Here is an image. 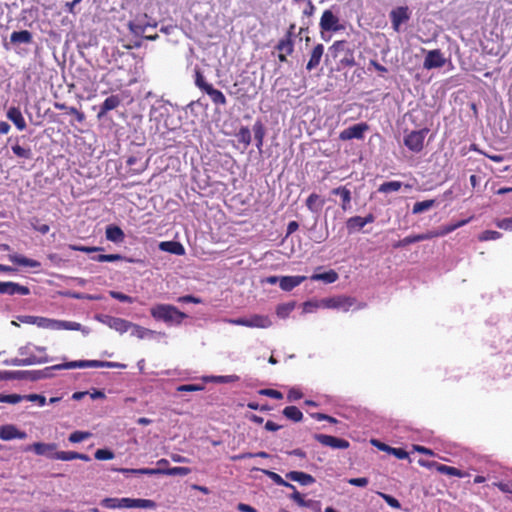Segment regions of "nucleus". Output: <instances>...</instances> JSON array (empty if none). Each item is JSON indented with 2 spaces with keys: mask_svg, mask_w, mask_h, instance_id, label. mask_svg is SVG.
Segmentation results:
<instances>
[{
  "mask_svg": "<svg viewBox=\"0 0 512 512\" xmlns=\"http://www.w3.org/2000/svg\"><path fill=\"white\" fill-rule=\"evenodd\" d=\"M151 316L168 325H180L187 315L170 304H156L150 309Z\"/></svg>",
  "mask_w": 512,
  "mask_h": 512,
  "instance_id": "obj_1",
  "label": "nucleus"
},
{
  "mask_svg": "<svg viewBox=\"0 0 512 512\" xmlns=\"http://www.w3.org/2000/svg\"><path fill=\"white\" fill-rule=\"evenodd\" d=\"M10 40L13 43H30L32 35L27 30L15 31L11 34Z\"/></svg>",
  "mask_w": 512,
  "mask_h": 512,
  "instance_id": "obj_36",
  "label": "nucleus"
},
{
  "mask_svg": "<svg viewBox=\"0 0 512 512\" xmlns=\"http://www.w3.org/2000/svg\"><path fill=\"white\" fill-rule=\"evenodd\" d=\"M319 27L322 34L324 32H337L344 29L338 14L332 9H326L323 11L319 22Z\"/></svg>",
  "mask_w": 512,
  "mask_h": 512,
  "instance_id": "obj_4",
  "label": "nucleus"
},
{
  "mask_svg": "<svg viewBox=\"0 0 512 512\" xmlns=\"http://www.w3.org/2000/svg\"><path fill=\"white\" fill-rule=\"evenodd\" d=\"M283 415L294 422H299L303 418L302 412L295 406L284 408Z\"/></svg>",
  "mask_w": 512,
  "mask_h": 512,
  "instance_id": "obj_37",
  "label": "nucleus"
},
{
  "mask_svg": "<svg viewBox=\"0 0 512 512\" xmlns=\"http://www.w3.org/2000/svg\"><path fill=\"white\" fill-rule=\"evenodd\" d=\"M467 222H468L467 220L460 221V222H458V223H456L454 225H450V226L445 227L444 229H442L439 232H432V234H438V236H444V235L454 231L455 229L463 226Z\"/></svg>",
  "mask_w": 512,
  "mask_h": 512,
  "instance_id": "obj_56",
  "label": "nucleus"
},
{
  "mask_svg": "<svg viewBox=\"0 0 512 512\" xmlns=\"http://www.w3.org/2000/svg\"><path fill=\"white\" fill-rule=\"evenodd\" d=\"M319 308H323L322 299L315 301H307L303 304L304 313H313Z\"/></svg>",
  "mask_w": 512,
  "mask_h": 512,
  "instance_id": "obj_48",
  "label": "nucleus"
},
{
  "mask_svg": "<svg viewBox=\"0 0 512 512\" xmlns=\"http://www.w3.org/2000/svg\"><path fill=\"white\" fill-rule=\"evenodd\" d=\"M24 400H28L30 402H36L41 407L46 404V398L39 394L26 395V396H24Z\"/></svg>",
  "mask_w": 512,
  "mask_h": 512,
  "instance_id": "obj_58",
  "label": "nucleus"
},
{
  "mask_svg": "<svg viewBox=\"0 0 512 512\" xmlns=\"http://www.w3.org/2000/svg\"><path fill=\"white\" fill-rule=\"evenodd\" d=\"M339 278L338 274L334 270H329L324 273H316L311 276L313 281H323L327 284L334 283Z\"/></svg>",
  "mask_w": 512,
  "mask_h": 512,
  "instance_id": "obj_31",
  "label": "nucleus"
},
{
  "mask_svg": "<svg viewBox=\"0 0 512 512\" xmlns=\"http://www.w3.org/2000/svg\"><path fill=\"white\" fill-rule=\"evenodd\" d=\"M390 18L392 22L393 29L398 32L400 30V26L409 20L410 13L408 7L400 6L393 9L390 12Z\"/></svg>",
  "mask_w": 512,
  "mask_h": 512,
  "instance_id": "obj_11",
  "label": "nucleus"
},
{
  "mask_svg": "<svg viewBox=\"0 0 512 512\" xmlns=\"http://www.w3.org/2000/svg\"><path fill=\"white\" fill-rule=\"evenodd\" d=\"M154 501L149 499H135L134 508H155Z\"/></svg>",
  "mask_w": 512,
  "mask_h": 512,
  "instance_id": "obj_57",
  "label": "nucleus"
},
{
  "mask_svg": "<svg viewBox=\"0 0 512 512\" xmlns=\"http://www.w3.org/2000/svg\"><path fill=\"white\" fill-rule=\"evenodd\" d=\"M12 151L16 156L20 158L30 159L32 156L30 148H24L18 144L12 146Z\"/></svg>",
  "mask_w": 512,
  "mask_h": 512,
  "instance_id": "obj_47",
  "label": "nucleus"
},
{
  "mask_svg": "<svg viewBox=\"0 0 512 512\" xmlns=\"http://www.w3.org/2000/svg\"><path fill=\"white\" fill-rule=\"evenodd\" d=\"M496 226L500 229L511 231L512 230V217L496 221Z\"/></svg>",
  "mask_w": 512,
  "mask_h": 512,
  "instance_id": "obj_63",
  "label": "nucleus"
},
{
  "mask_svg": "<svg viewBox=\"0 0 512 512\" xmlns=\"http://www.w3.org/2000/svg\"><path fill=\"white\" fill-rule=\"evenodd\" d=\"M434 237H438V234H432V232H428V233H423V234L411 235V236L405 237L401 241V244L402 245H409V244H412V243H415V242L428 240V239H431V238H434Z\"/></svg>",
  "mask_w": 512,
  "mask_h": 512,
  "instance_id": "obj_35",
  "label": "nucleus"
},
{
  "mask_svg": "<svg viewBox=\"0 0 512 512\" xmlns=\"http://www.w3.org/2000/svg\"><path fill=\"white\" fill-rule=\"evenodd\" d=\"M403 184L400 181H389L381 184L378 191L382 193L396 192L401 189Z\"/></svg>",
  "mask_w": 512,
  "mask_h": 512,
  "instance_id": "obj_39",
  "label": "nucleus"
},
{
  "mask_svg": "<svg viewBox=\"0 0 512 512\" xmlns=\"http://www.w3.org/2000/svg\"><path fill=\"white\" fill-rule=\"evenodd\" d=\"M110 296L114 299H117L121 302H128V303H132L133 302V298L128 296V295H125L123 293H120V292H116V291H110L109 292Z\"/></svg>",
  "mask_w": 512,
  "mask_h": 512,
  "instance_id": "obj_62",
  "label": "nucleus"
},
{
  "mask_svg": "<svg viewBox=\"0 0 512 512\" xmlns=\"http://www.w3.org/2000/svg\"><path fill=\"white\" fill-rule=\"evenodd\" d=\"M106 238L114 243H120L124 240L125 235L122 229L116 225H109L106 227Z\"/></svg>",
  "mask_w": 512,
  "mask_h": 512,
  "instance_id": "obj_25",
  "label": "nucleus"
},
{
  "mask_svg": "<svg viewBox=\"0 0 512 512\" xmlns=\"http://www.w3.org/2000/svg\"><path fill=\"white\" fill-rule=\"evenodd\" d=\"M78 457V452L74 451H58V453H55L54 460H61V461H71L75 460Z\"/></svg>",
  "mask_w": 512,
  "mask_h": 512,
  "instance_id": "obj_44",
  "label": "nucleus"
},
{
  "mask_svg": "<svg viewBox=\"0 0 512 512\" xmlns=\"http://www.w3.org/2000/svg\"><path fill=\"white\" fill-rule=\"evenodd\" d=\"M378 495L380 497H382L390 507L395 508V509L401 508L400 502L396 498L392 497L391 495H388V494H385L382 492H378Z\"/></svg>",
  "mask_w": 512,
  "mask_h": 512,
  "instance_id": "obj_54",
  "label": "nucleus"
},
{
  "mask_svg": "<svg viewBox=\"0 0 512 512\" xmlns=\"http://www.w3.org/2000/svg\"><path fill=\"white\" fill-rule=\"evenodd\" d=\"M191 472V469L188 467H172V468H163V475L169 476H186Z\"/></svg>",
  "mask_w": 512,
  "mask_h": 512,
  "instance_id": "obj_41",
  "label": "nucleus"
},
{
  "mask_svg": "<svg viewBox=\"0 0 512 512\" xmlns=\"http://www.w3.org/2000/svg\"><path fill=\"white\" fill-rule=\"evenodd\" d=\"M39 328L57 330V320L46 317H40Z\"/></svg>",
  "mask_w": 512,
  "mask_h": 512,
  "instance_id": "obj_49",
  "label": "nucleus"
},
{
  "mask_svg": "<svg viewBox=\"0 0 512 512\" xmlns=\"http://www.w3.org/2000/svg\"><path fill=\"white\" fill-rule=\"evenodd\" d=\"M129 331L132 336H134L138 339H145L148 337H152L155 334V332L153 330H150L148 328L142 327V326L134 324V323H132V326Z\"/></svg>",
  "mask_w": 512,
  "mask_h": 512,
  "instance_id": "obj_32",
  "label": "nucleus"
},
{
  "mask_svg": "<svg viewBox=\"0 0 512 512\" xmlns=\"http://www.w3.org/2000/svg\"><path fill=\"white\" fill-rule=\"evenodd\" d=\"M147 15L144 14L143 16L137 17L134 21H131L129 23V28L131 32L134 34L140 35L145 32L146 27L151 26L154 27L155 24H150L146 21Z\"/></svg>",
  "mask_w": 512,
  "mask_h": 512,
  "instance_id": "obj_21",
  "label": "nucleus"
},
{
  "mask_svg": "<svg viewBox=\"0 0 512 512\" xmlns=\"http://www.w3.org/2000/svg\"><path fill=\"white\" fill-rule=\"evenodd\" d=\"M101 505L108 509L120 508V498H105L101 501Z\"/></svg>",
  "mask_w": 512,
  "mask_h": 512,
  "instance_id": "obj_55",
  "label": "nucleus"
},
{
  "mask_svg": "<svg viewBox=\"0 0 512 512\" xmlns=\"http://www.w3.org/2000/svg\"><path fill=\"white\" fill-rule=\"evenodd\" d=\"M264 473L274 482L276 483L277 485H280V486H284V487H287V488H290L292 490H295V486L286 482L279 474L275 473V472H272V471H267V470H264Z\"/></svg>",
  "mask_w": 512,
  "mask_h": 512,
  "instance_id": "obj_40",
  "label": "nucleus"
},
{
  "mask_svg": "<svg viewBox=\"0 0 512 512\" xmlns=\"http://www.w3.org/2000/svg\"><path fill=\"white\" fill-rule=\"evenodd\" d=\"M202 381L205 383L214 382V383H233L239 380V376L237 375H225V376H203Z\"/></svg>",
  "mask_w": 512,
  "mask_h": 512,
  "instance_id": "obj_33",
  "label": "nucleus"
},
{
  "mask_svg": "<svg viewBox=\"0 0 512 512\" xmlns=\"http://www.w3.org/2000/svg\"><path fill=\"white\" fill-rule=\"evenodd\" d=\"M91 437L90 432L86 431H75L69 435V441L71 443H80Z\"/></svg>",
  "mask_w": 512,
  "mask_h": 512,
  "instance_id": "obj_45",
  "label": "nucleus"
},
{
  "mask_svg": "<svg viewBox=\"0 0 512 512\" xmlns=\"http://www.w3.org/2000/svg\"><path fill=\"white\" fill-rule=\"evenodd\" d=\"M375 218L372 214L365 217L354 216L347 220L346 227L350 233L362 229L365 225L374 222Z\"/></svg>",
  "mask_w": 512,
  "mask_h": 512,
  "instance_id": "obj_15",
  "label": "nucleus"
},
{
  "mask_svg": "<svg viewBox=\"0 0 512 512\" xmlns=\"http://www.w3.org/2000/svg\"><path fill=\"white\" fill-rule=\"evenodd\" d=\"M24 400V396L19 394H2L0 393V402L1 403H9V404H17Z\"/></svg>",
  "mask_w": 512,
  "mask_h": 512,
  "instance_id": "obj_46",
  "label": "nucleus"
},
{
  "mask_svg": "<svg viewBox=\"0 0 512 512\" xmlns=\"http://www.w3.org/2000/svg\"><path fill=\"white\" fill-rule=\"evenodd\" d=\"M122 257L119 254H102L96 260L99 262H114L120 260Z\"/></svg>",
  "mask_w": 512,
  "mask_h": 512,
  "instance_id": "obj_59",
  "label": "nucleus"
},
{
  "mask_svg": "<svg viewBox=\"0 0 512 512\" xmlns=\"http://www.w3.org/2000/svg\"><path fill=\"white\" fill-rule=\"evenodd\" d=\"M501 238V233L493 230H486L479 235L480 241L497 240Z\"/></svg>",
  "mask_w": 512,
  "mask_h": 512,
  "instance_id": "obj_52",
  "label": "nucleus"
},
{
  "mask_svg": "<svg viewBox=\"0 0 512 512\" xmlns=\"http://www.w3.org/2000/svg\"><path fill=\"white\" fill-rule=\"evenodd\" d=\"M205 93L209 95V97L215 104H226V98L224 94L220 90L215 89L212 85L205 87Z\"/></svg>",
  "mask_w": 512,
  "mask_h": 512,
  "instance_id": "obj_34",
  "label": "nucleus"
},
{
  "mask_svg": "<svg viewBox=\"0 0 512 512\" xmlns=\"http://www.w3.org/2000/svg\"><path fill=\"white\" fill-rule=\"evenodd\" d=\"M159 249L174 255L182 256L185 254L184 246L176 241H163L159 244Z\"/></svg>",
  "mask_w": 512,
  "mask_h": 512,
  "instance_id": "obj_20",
  "label": "nucleus"
},
{
  "mask_svg": "<svg viewBox=\"0 0 512 512\" xmlns=\"http://www.w3.org/2000/svg\"><path fill=\"white\" fill-rule=\"evenodd\" d=\"M332 194L338 195L342 200V209L344 211L350 208L351 193L346 187H338L332 190Z\"/></svg>",
  "mask_w": 512,
  "mask_h": 512,
  "instance_id": "obj_30",
  "label": "nucleus"
},
{
  "mask_svg": "<svg viewBox=\"0 0 512 512\" xmlns=\"http://www.w3.org/2000/svg\"><path fill=\"white\" fill-rule=\"evenodd\" d=\"M7 118L14 123L20 131L26 129V122L21 111L16 107H10L7 111Z\"/></svg>",
  "mask_w": 512,
  "mask_h": 512,
  "instance_id": "obj_19",
  "label": "nucleus"
},
{
  "mask_svg": "<svg viewBox=\"0 0 512 512\" xmlns=\"http://www.w3.org/2000/svg\"><path fill=\"white\" fill-rule=\"evenodd\" d=\"M323 53L324 46L322 44H317L312 50L311 57L306 66L307 70L311 71L319 65Z\"/></svg>",
  "mask_w": 512,
  "mask_h": 512,
  "instance_id": "obj_24",
  "label": "nucleus"
},
{
  "mask_svg": "<svg viewBox=\"0 0 512 512\" xmlns=\"http://www.w3.org/2000/svg\"><path fill=\"white\" fill-rule=\"evenodd\" d=\"M102 361L98 360H80V361H71L65 364L55 365L50 368H46L44 371L40 372L36 378L48 377L49 372L54 369H73V368H101Z\"/></svg>",
  "mask_w": 512,
  "mask_h": 512,
  "instance_id": "obj_5",
  "label": "nucleus"
},
{
  "mask_svg": "<svg viewBox=\"0 0 512 512\" xmlns=\"http://www.w3.org/2000/svg\"><path fill=\"white\" fill-rule=\"evenodd\" d=\"M446 59L439 49L427 51L423 67L427 70L441 68L445 65Z\"/></svg>",
  "mask_w": 512,
  "mask_h": 512,
  "instance_id": "obj_9",
  "label": "nucleus"
},
{
  "mask_svg": "<svg viewBox=\"0 0 512 512\" xmlns=\"http://www.w3.org/2000/svg\"><path fill=\"white\" fill-rule=\"evenodd\" d=\"M324 205V200L319 195L313 193L306 200L307 208L313 213H319Z\"/></svg>",
  "mask_w": 512,
  "mask_h": 512,
  "instance_id": "obj_29",
  "label": "nucleus"
},
{
  "mask_svg": "<svg viewBox=\"0 0 512 512\" xmlns=\"http://www.w3.org/2000/svg\"><path fill=\"white\" fill-rule=\"evenodd\" d=\"M120 102H121V100H120L119 96H117V95H112V96L106 98L105 101L103 102L101 108H100V112L98 113V117L101 118L108 111L117 108L120 105Z\"/></svg>",
  "mask_w": 512,
  "mask_h": 512,
  "instance_id": "obj_26",
  "label": "nucleus"
},
{
  "mask_svg": "<svg viewBox=\"0 0 512 512\" xmlns=\"http://www.w3.org/2000/svg\"><path fill=\"white\" fill-rule=\"evenodd\" d=\"M323 308L348 312L350 309H361L363 304L357 302L354 297L338 295L322 299Z\"/></svg>",
  "mask_w": 512,
  "mask_h": 512,
  "instance_id": "obj_2",
  "label": "nucleus"
},
{
  "mask_svg": "<svg viewBox=\"0 0 512 512\" xmlns=\"http://www.w3.org/2000/svg\"><path fill=\"white\" fill-rule=\"evenodd\" d=\"M57 330L81 331L84 335H88L90 333V330L83 327L80 323L65 320H57Z\"/></svg>",
  "mask_w": 512,
  "mask_h": 512,
  "instance_id": "obj_23",
  "label": "nucleus"
},
{
  "mask_svg": "<svg viewBox=\"0 0 512 512\" xmlns=\"http://www.w3.org/2000/svg\"><path fill=\"white\" fill-rule=\"evenodd\" d=\"M368 130V125L365 123L355 124L347 129L343 130L339 134V138L343 141L351 139H362L364 133Z\"/></svg>",
  "mask_w": 512,
  "mask_h": 512,
  "instance_id": "obj_10",
  "label": "nucleus"
},
{
  "mask_svg": "<svg viewBox=\"0 0 512 512\" xmlns=\"http://www.w3.org/2000/svg\"><path fill=\"white\" fill-rule=\"evenodd\" d=\"M17 320L23 324L36 325L37 327H39L40 317L33 315H21L17 317Z\"/></svg>",
  "mask_w": 512,
  "mask_h": 512,
  "instance_id": "obj_53",
  "label": "nucleus"
},
{
  "mask_svg": "<svg viewBox=\"0 0 512 512\" xmlns=\"http://www.w3.org/2000/svg\"><path fill=\"white\" fill-rule=\"evenodd\" d=\"M249 328L266 329L272 326V320L267 315L254 314L248 317Z\"/></svg>",
  "mask_w": 512,
  "mask_h": 512,
  "instance_id": "obj_18",
  "label": "nucleus"
},
{
  "mask_svg": "<svg viewBox=\"0 0 512 512\" xmlns=\"http://www.w3.org/2000/svg\"><path fill=\"white\" fill-rule=\"evenodd\" d=\"M95 319L102 324L108 326L110 329L115 330L119 334H124L128 332L132 326V322L125 320L123 318L113 317L110 315H96Z\"/></svg>",
  "mask_w": 512,
  "mask_h": 512,
  "instance_id": "obj_6",
  "label": "nucleus"
},
{
  "mask_svg": "<svg viewBox=\"0 0 512 512\" xmlns=\"http://www.w3.org/2000/svg\"><path fill=\"white\" fill-rule=\"evenodd\" d=\"M48 361L47 357L32 355L25 358H12L10 359V366H30L41 364Z\"/></svg>",
  "mask_w": 512,
  "mask_h": 512,
  "instance_id": "obj_16",
  "label": "nucleus"
},
{
  "mask_svg": "<svg viewBox=\"0 0 512 512\" xmlns=\"http://www.w3.org/2000/svg\"><path fill=\"white\" fill-rule=\"evenodd\" d=\"M329 51L334 58H340L339 61L342 67L355 65L353 50L347 46L345 41L334 42Z\"/></svg>",
  "mask_w": 512,
  "mask_h": 512,
  "instance_id": "obj_3",
  "label": "nucleus"
},
{
  "mask_svg": "<svg viewBox=\"0 0 512 512\" xmlns=\"http://www.w3.org/2000/svg\"><path fill=\"white\" fill-rule=\"evenodd\" d=\"M305 280L306 276H282L279 279V286L284 291H291Z\"/></svg>",
  "mask_w": 512,
  "mask_h": 512,
  "instance_id": "obj_17",
  "label": "nucleus"
},
{
  "mask_svg": "<svg viewBox=\"0 0 512 512\" xmlns=\"http://www.w3.org/2000/svg\"><path fill=\"white\" fill-rule=\"evenodd\" d=\"M277 49L285 54H291L293 51V43L289 38L282 39L279 41Z\"/></svg>",
  "mask_w": 512,
  "mask_h": 512,
  "instance_id": "obj_50",
  "label": "nucleus"
},
{
  "mask_svg": "<svg viewBox=\"0 0 512 512\" xmlns=\"http://www.w3.org/2000/svg\"><path fill=\"white\" fill-rule=\"evenodd\" d=\"M437 471L441 474L455 476V477H459V478H463L466 476V474L463 473L461 470H459L455 467H451V466H447V465H443V464H440V466H437Z\"/></svg>",
  "mask_w": 512,
  "mask_h": 512,
  "instance_id": "obj_38",
  "label": "nucleus"
},
{
  "mask_svg": "<svg viewBox=\"0 0 512 512\" xmlns=\"http://www.w3.org/2000/svg\"><path fill=\"white\" fill-rule=\"evenodd\" d=\"M286 477L304 486L311 485L315 482V479L310 474L301 471H291L286 474Z\"/></svg>",
  "mask_w": 512,
  "mask_h": 512,
  "instance_id": "obj_22",
  "label": "nucleus"
},
{
  "mask_svg": "<svg viewBox=\"0 0 512 512\" xmlns=\"http://www.w3.org/2000/svg\"><path fill=\"white\" fill-rule=\"evenodd\" d=\"M95 458L100 461L111 460L115 457L114 453L108 449H98L94 454Z\"/></svg>",
  "mask_w": 512,
  "mask_h": 512,
  "instance_id": "obj_51",
  "label": "nucleus"
},
{
  "mask_svg": "<svg viewBox=\"0 0 512 512\" xmlns=\"http://www.w3.org/2000/svg\"><path fill=\"white\" fill-rule=\"evenodd\" d=\"M295 307L294 303L281 304L276 308V314L280 318H287Z\"/></svg>",
  "mask_w": 512,
  "mask_h": 512,
  "instance_id": "obj_43",
  "label": "nucleus"
},
{
  "mask_svg": "<svg viewBox=\"0 0 512 512\" xmlns=\"http://www.w3.org/2000/svg\"><path fill=\"white\" fill-rule=\"evenodd\" d=\"M225 323L231 324V325H237V326H244L249 328L248 318H237V319H231L226 318L223 320Z\"/></svg>",
  "mask_w": 512,
  "mask_h": 512,
  "instance_id": "obj_60",
  "label": "nucleus"
},
{
  "mask_svg": "<svg viewBox=\"0 0 512 512\" xmlns=\"http://www.w3.org/2000/svg\"><path fill=\"white\" fill-rule=\"evenodd\" d=\"M27 434L20 431L15 425L7 424L0 426V439L10 441L13 439H25Z\"/></svg>",
  "mask_w": 512,
  "mask_h": 512,
  "instance_id": "obj_13",
  "label": "nucleus"
},
{
  "mask_svg": "<svg viewBox=\"0 0 512 512\" xmlns=\"http://www.w3.org/2000/svg\"><path fill=\"white\" fill-rule=\"evenodd\" d=\"M9 260L17 265H20V266L31 267V268L40 267V263L38 261L29 259V258L19 255V254L9 255Z\"/></svg>",
  "mask_w": 512,
  "mask_h": 512,
  "instance_id": "obj_28",
  "label": "nucleus"
},
{
  "mask_svg": "<svg viewBox=\"0 0 512 512\" xmlns=\"http://www.w3.org/2000/svg\"><path fill=\"white\" fill-rule=\"evenodd\" d=\"M18 352H19V355H21L23 358L29 357V356H31V354L47 357L46 353H45V348L37 347L32 344H27L25 346L20 347Z\"/></svg>",
  "mask_w": 512,
  "mask_h": 512,
  "instance_id": "obj_27",
  "label": "nucleus"
},
{
  "mask_svg": "<svg viewBox=\"0 0 512 512\" xmlns=\"http://www.w3.org/2000/svg\"><path fill=\"white\" fill-rule=\"evenodd\" d=\"M315 439L324 446H328L334 449H347L349 442L330 435L316 434Z\"/></svg>",
  "mask_w": 512,
  "mask_h": 512,
  "instance_id": "obj_12",
  "label": "nucleus"
},
{
  "mask_svg": "<svg viewBox=\"0 0 512 512\" xmlns=\"http://www.w3.org/2000/svg\"><path fill=\"white\" fill-rule=\"evenodd\" d=\"M302 396H303V394H302V392L300 391L299 388L292 387L288 391L287 398H288L289 401H296V400L301 399Z\"/></svg>",
  "mask_w": 512,
  "mask_h": 512,
  "instance_id": "obj_61",
  "label": "nucleus"
},
{
  "mask_svg": "<svg viewBox=\"0 0 512 512\" xmlns=\"http://www.w3.org/2000/svg\"><path fill=\"white\" fill-rule=\"evenodd\" d=\"M434 204H435L434 200H425V201L417 202L413 206V213L419 214L424 211H427L430 208H432L434 206Z\"/></svg>",
  "mask_w": 512,
  "mask_h": 512,
  "instance_id": "obj_42",
  "label": "nucleus"
},
{
  "mask_svg": "<svg viewBox=\"0 0 512 512\" xmlns=\"http://www.w3.org/2000/svg\"><path fill=\"white\" fill-rule=\"evenodd\" d=\"M25 451H33L38 456H45L53 460L55 453H58L57 444L44 442H35L27 446Z\"/></svg>",
  "mask_w": 512,
  "mask_h": 512,
  "instance_id": "obj_8",
  "label": "nucleus"
},
{
  "mask_svg": "<svg viewBox=\"0 0 512 512\" xmlns=\"http://www.w3.org/2000/svg\"><path fill=\"white\" fill-rule=\"evenodd\" d=\"M261 395H265L274 399H282L283 395L281 392L274 389H263L259 392Z\"/></svg>",
  "mask_w": 512,
  "mask_h": 512,
  "instance_id": "obj_64",
  "label": "nucleus"
},
{
  "mask_svg": "<svg viewBox=\"0 0 512 512\" xmlns=\"http://www.w3.org/2000/svg\"><path fill=\"white\" fill-rule=\"evenodd\" d=\"M427 132V129L411 131L404 138L405 146L413 152H420L424 147Z\"/></svg>",
  "mask_w": 512,
  "mask_h": 512,
  "instance_id": "obj_7",
  "label": "nucleus"
},
{
  "mask_svg": "<svg viewBox=\"0 0 512 512\" xmlns=\"http://www.w3.org/2000/svg\"><path fill=\"white\" fill-rule=\"evenodd\" d=\"M0 293L1 294H7V295H28L30 293V290L26 286H22L18 283L7 281V282H0Z\"/></svg>",
  "mask_w": 512,
  "mask_h": 512,
  "instance_id": "obj_14",
  "label": "nucleus"
}]
</instances>
